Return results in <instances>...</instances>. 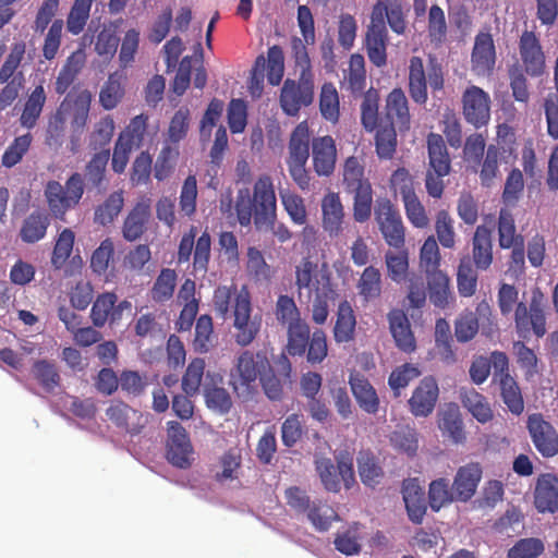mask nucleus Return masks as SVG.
Segmentation results:
<instances>
[{"mask_svg": "<svg viewBox=\"0 0 558 558\" xmlns=\"http://www.w3.org/2000/svg\"><path fill=\"white\" fill-rule=\"evenodd\" d=\"M356 288L364 301H373L381 295L383 280L378 268L367 266L357 280Z\"/></svg>", "mask_w": 558, "mask_h": 558, "instance_id": "nucleus-45", "label": "nucleus"}, {"mask_svg": "<svg viewBox=\"0 0 558 558\" xmlns=\"http://www.w3.org/2000/svg\"><path fill=\"white\" fill-rule=\"evenodd\" d=\"M179 154L178 145L166 144L161 148L154 166V175L158 181H163L172 174Z\"/></svg>", "mask_w": 558, "mask_h": 558, "instance_id": "nucleus-60", "label": "nucleus"}, {"mask_svg": "<svg viewBox=\"0 0 558 558\" xmlns=\"http://www.w3.org/2000/svg\"><path fill=\"white\" fill-rule=\"evenodd\" d=\"M34 378L47 391L52 392L60 386L61 377L56 364L48 360H37L32 367Z\"/></svg>", "mask_w": 558, "mask_h": 558, "instance_id": "nucleus-52", "label": "nucleus"}, {"mask_svg": "<svg viewBox=\"0 0 558 558\" xmlns=\"http://www.w3.org/2000/svg\"><path fill=\"white\" fill-rule=\"evenodd\" d=\"M498 383L504 403L512 414L520 415L524 410V400L518 381L512 376H505Z\"/></svg>", "mask_w": 558, "mask_h": 558, "instance_id": "nucleus-47", "label": "nucleus"}, {"mask_svg": "<svg viewBox=\"0 0 558 558\" xmlns=\"http://www.w3.org/2000/svg\"><path fill=\"white\" fill-rule=\"evenodd\" d=\"M323 228L330 236H337L342 231L344 209L340 196L330 192L322 199Z\"/></svg>", "mask_w": 558, "mask_h": 558, "instance_id": "nucleus-30", "label": "nucleus"}, {"mask_svg": "<svg viewBox=\"0 0 558 558\" xmlns=\"http://www.w3.org/2000/svg\"><path fill=\"white\" fill-rule=\"evenodd\" d=\"M435 345L440 359L451 364L456 362V353L452 349V336L449 323L445 318H438L435 324Z\"/></svg>", "mask_w": 558, "mask_h": 558, "instance_id": "nucleus-50", "label": "nucleus"}, {"mask_svg": "<svg viewBox=\"0 0 558 558\" xmlns=\"http://www.w3.org/2000/svg\"><path fill=\"white\" fill-rule=\"evenodd\" d=\"M461 105L464 120L475 129L489 123L492 99L483 88L476 85L468 86L462 93Z\"/></svg>", "mask_w": 558, "mask_h": 558, "instance_id": "nucleus-13", "label": "nucleus"}, {"mask_svg": "<svg viewBox=\"0 0 558 558\" xmlns=\"http://www.w3.org/2000/svg\"><path fill=\"white\" fill-rule=\"evenodd\" d=\"M118 296L113 292H104L97 295L90 310V319L95 327L101 328L107 322L114 323L120 315L114 312Z\"/></svg>", "mask_w": 558, "mask_h": 558, "instance_id": "nucleus-35", "label": "nucleus"}, {"mask_svg": "<svg viewBox=\"0 0 558 558\" xmlns=\"http://www.w3.org/2000/svg\"><path fill=\"white\" fill-rule=\"evenodd\" d=\"M319 111L326 121H329L332 124L338 123L340 118L339 94L331 82L324 83L320 88Z\"/></svg>", "mask_w": 558, "mask_h": 558, "instance_id": "nucleus-46", "label": "nucleus"}, {"mask_svg": "<svg viewBox=\"0 0 558 558\" xmlns=\"http://www.w3.org/2000/svg\"><path fill=\"white\" fill-rule=\"evenodd\" d=\"M46 92L43 85H37L28 95L20 117V123L28 130L36 126L46 104Z\"/></svg>", "mask_w": 558, "mask_h": 558, "instance_id": "nucleus-37", "label": "nucleus"}, {"mask_svg": "<svg viewBox=\"0 0 558 558\" xmlns=\"http://www.w3.org/2000/svg\"><path fill=\"white\" fill-rule=\"evenodd\" d=\"M110 158V149L95 153L85 166L84 175L80 172L72 173L65 184L50 180L45 186V197L51 215L63 220L65 214L78 205L83 197L85 183L89 189H101L106 182V170Z\"/></svg>", "mask_w": 558, "mask_h": 558, "instance_id": "nucleus-1", "label": "nucleus"}, {"mask_svg": "<svg viewBox=\"0 0 558 558\" xmlns=\"http://www.w3.org/2000/svg\"><path fill=\"white\" fill-rule=\"evenodd\" d=\"M387 319L397 348L405 353L414 352L416 340L407 314L400 308H393L388 313Z\"/></svg>", "mask_w": 558, "mask_h": 558, "instance_id": "nucleus-26", "label": "nucleus"}, {"mask_svg": "<svg viewBox=\"0 0 558 558\" xmlns=\"http://www.w3.org/2000/svg\"><path fill=\"white\" fill-rule=\"evenodd\" d=\"M487 318L489 327L485 326L482 329V333L489 336L493 331L492 326L494 324L492 319V308L486 301H482L476 306V312L464 311L454 320V337L458 342L466 343L475 338L478 332L480 324L478 317Z\"/></svg>", "mask_w": 558, "mask_h": 558, "instance_id": "nucleus-17", "label": "nucleus"}, {"mask_svg": "<svg viewBox=\"0 0 558 558\" xmlns=\"http://www.w3.org/2000/svg\"><path fill=\"white\" fill-rule=\"evenodd\" d=\"M149 217V201L136 203L124 219L122 227L123 238L129 242L138 240L146 231Z\"/></svg>", "mask_w": 558, "mask_h": 558, "instance_id": "nucleus-31", "label": "nucleus"}, {"mask_svg": "<svg viewBox=\"0 0 558 558\" xmlns=\"http://www.w3.org/2000/svg\"><path fill=\"white\" fill-rule=\"evenodd\" d=\"M349 384L360 409L367 414H376L379 410V398L369 380L356 373L350 375Z\"/></svg>", "mask_w": 558, "mask_h": 558, "instance_id": "nucleus-29", "label": "nucleus"}, {"mask_svg": "<svg viewBox=\"0 0 558 558\" xmlns=\"http://www.w3.org/2000/svg\"><path fill=\"white\" fill-rule=\"evenodd\" d=\"M427 82L433 94L441 92L445 85L444 70L436 58L430 57L427 73L422 58L413 56L409 64V94L417 105H425L428 99Z\"/></svg>", "mask_w": 558, "mask_h": 558, "instance_id": "nucleus-6", "label": "nucleus"}, {"mask_svg": "<svg viewBox=\"0 0 558 558\" xmlns=\"http://www.w3.org/2000/svg\"><path fill=\"white\" fill-rule=\"evenodd\" d=\"M114 121L111 116H105L95 125L89 135L88 146L93 150L107 149L114 133Z\"/></svg>", "mask_w": 558, "mask_h": 558, "instance_id": "nucleus-64", "label": "nucleus"}, {"mask_svg": "<svg viewBox=\"0 0 558 558\" xmlns=\"http://www.w3.org/2000/svg\"><path fill=\"white\" fill-rule=\"evenodd\" d=\"M439 389L433 377H424L409 399L410 412L416 417H426L435 409Z\"/></svg>", "mask_w": 558, "mask_h": 558, "instance_id": "nucleus-23", "label": "nucleus"}, {"mask_svg": "<svg viewBox=\"0 0 558 558\" xmlns=\"http://www.w3.org/2000/svg\"><path fill=\"white\" fill-rule=\"evenodd\" d=\"M374 218L386 244L396 250L404 248L405 227L399 209L389 198L376 199Z\"/></svg>", "mask_w": 558, "mask_h": 558, "instance_id": "nucleus-10", "label": "nucleus"}, {"mask_svg": "<svg viewBox=\"0 0 558 558\" xmlns=\"http://www.w3.org/2000/svg\"><path fill=\"white\" fill-rule=\"evenodd\" d=\"M49 225L50 220L47 214L34 211L24 220L20 236L25 243H36L46 235Z\"/></svg>", "mask_w": 558, "mask_h": 558, "instance_id": "nucleus-44", "label": "nucleus"}, {"mask_svg": "<svg viewBox=\"0 0 558 558\" xmlns=\"http://www.w3.org/2000/svg\"><path fill=\"white\" fill-rule=\"evenodd\" d=\"M234 340L241 347L250 345L260 330V318L252 317L250 292L242 287L232 305Z\"/></svg>", "mask_w": 558, "mask_h": 558, "instance_id": "nucleus-11", "label": "nucleus"}, {"mask_svg": "<svg viewBox=\"0 0 558 558\" xmlns=\"http://www.w3.org/2000/svg\"><path fill=\"white\" fill-rule=\"evenodd\" d=\"M534 505L541 513L558 511V477L550 473L541 474L534 492Z\"/></svg>", "mask_w": 558, "mask_h": 558, "instance_id": "nucleus-28", "label": "nucleus"}, {"mask_svg": "<svg viewBox=\"0 0 558 558\" xmlns=\"http://www.w3.org/2000/svg\"><path fill=\"white\" fill-rule=\"evenodd\" d=\"M390 442L395 449L413 457L418 449V435L415 428L409 425L400 426L392 432Z\"/></svg>", "mask_w": 558, "mask_h": 558, "instance_id": "nucleus-62", "label": "nucleus"}, {"mask_svg": "<svg viewBox=\"0 0 558 558\" xmlns=\"http://www.w3.org/2000/svg\"><path fill=\"white\" fill-rule=\"evenodd\" d=\"M86 63V54L83 49L73 51L62 65L54 83V92L63 95L75 82Z\"/></svg>", "mask_w": 558, "mask_h": 558, "instance_id": "nucleus-32", "label": "nucleus"}, {"mask_svg": "<svg viewBox=\"0 0 558 558\" xmlns=\"http://www.w3.org/2000/svg\"><path fill=\"white\" fill-rule=\"evenodd\" d=\"M403 500L409 519L420 524L427 509L424 492L413 483L407 484L403 486Z\"/></svg>", "mask_w": 558, "mask_h": 558, "instance_id": "nucleus-43", "label": "nucleus"}, {"mask_svg": "<svg viewBox=\"0 0 558 558\" xmlns=\"http://www.w3.org/2000/svg\"><path fill=\"white\" fill-rule=\"evenodd\" d=\"M270 362L265 351L244 350L236 359L235 373L242 386L250 387L270 371Z\"/></svg>", "mask_w": 558, "mask_h": 558, "instance_id": "nucleus-20", "label": "nucleus"}, {"mask_svg": "<svg viewBox=\"0 0 558 558\" xmlns=\"http://www.w3.org/2000/svg\"><path fill=\"white\" fill-rule=\"evenodd\" d=\"M429 300L436 306L445 308L448 305L450 295L449 277L444 271L427 274Z\"/></svg>", "mask_w": 558, "mask_h": 558, "instance_id": "nucleus-49", "label": "nucleus"}, {"mask_svg": "<svg viewBox=\"0 0 558 558\" xmlns=\"http://www.w3.org/2000/svg\"><path fill=\"white\" fill-rule=\"evenodd\" d=\"M148 126V116L141 113L131 119L130 123L119 134L118 141L128 144L131 148L143 145Z\"/></svg>", "mask_w": 558, "mask_h": 558, "instance_id": "nucleus-51", "label": "nucleus"}, {"mask_svg": "<svg viewBox=\"0 0 558 558\" xmlns=\"http://www.w3.org/2000/svg\"><path fill=\"white\" fill-rule=\"evenodd\" d=\"M428 165L425 174V187L433 198H440L444 194V178L450 173L451 159L446 143L440 134L427 135Z\"/></svg>", "mask_w": 558, "mask_h": 558, "instance_id": "nucleus-7", "label": "nucleus"}, {"mask_svg": "<svg viewBox=\"0 0 558 558\" xmlns=\"http://www.w3.org/2000/svg\"><path fill=\"white\" fill-rule=\"evenodd\" d=\"M526 429L534 447L544 458H553L558 453V433L542 413L527 416Z\"/></svg>", "mask_w": 558, "mask_h": 558, "instance_id": "nucleus-16", "label": "nucleus"}, {"mask_svg": "<svg viewBox=\"0 0 558 558\" xmlns=\"http://www.w3.org/2000/svg\"><path fill=\"white\" fill-rule=\"evenodd\" d=\"M106 415L118 428L131 436L140 435L148 423V416L122 401H113Z\"/></svg>", "mask_w": 558, "mask_h": 558, "instance_id": "nucleus-19", "label": "nucleus"}, {"mask_svg": "<svg viewBox=\"0 0 558 558\" xmlns=\"http://www.w3.org/2000/svg\"><path fill=\"white\" fill-rule=\"evenodd\" d=\"M235 213L239 223L247 227L252 218L257 229L270 228L279 242L284 243L292 233L284 223H276V193L269 175H260L254 183L253 194L250 189H240L235 199Z\"/></svg>", "mask_w": 558, "mask_h": 558, "instance_id": "nucleus-2", "label": "nucleus"}, {"mask_svg": "<svg viewBox=\"0 0 558 558\" xmlns=\"http://www.w3.org/2000/svg\"><path fill=\"white\" fill-rule=\"evenodd\" d=\"M477 268L472 264L470 255L462 256L457 271V287L461 296L470 298L477 289Z\"/></svg>", "mask_w": 558, "mask_h": 558, "instance_id": "nucleus-42", "label": "nucleus"}, {"mask_svg": "<svg viewBox=\"0 0 558 558\" xmlns=\"http://www.w3.org/2000/svg\"><path fill=\"white\" fill-rule=\"evenodd\" d=\"M288 343L286 350L292 356H302L306 352L311 330L306 322L288 326Z\"/></svg>", "mask_w": 558, "mask_h": 558, "instance_id": "nucleus-54", "label": "nucleus"}, {"mask_svg": "<svg viewBox=\"0 0 558 558\" xmlns=\"http://www.w3.org/2000/svg\"><path fill=\"white\" fill-rule=\"evenodd\" d=\"M344 190L353 194V217L356 222H365L372 215L373 189L364 175V167L355 156L345 159L343 166Z\"/></svg>", "mask_w": 558, "mask_h": 558, "instance_id": "nucleus-5", "label": "nucleus"}, {"mask_svg": "<svg viewBox=\"0 0 558 558\" xmlns=\"http://www.w3.org/2000/svg\"><path fill=\"white\" fill-rule=\"evenodd\" d=\"M385 116L386 124L397 125L400 131H408L411 124L409 101L405 93L400 88H393L386 97Z\"/></svg>", "mask_w": 558, "mask_h": 558, "instance_id": "nucleus-27", "label": "nucleus"}, {"mask_svg": "<svg viewBox=\"0 0 558 558\" xmlns=\"http://www.w3.org/2000/svg\"><path fill=\"white\" fill-rule=\"evenodd\" d=\"M311 151V130L307 121H302L290 134L286 160L290 177L302 191H310L312 186V178L306 169Z\"/></svg>", "mask_w": 558, "mask_h": 558, "instance_id": "nucleus-4", "label": "nucleus"}, {"mask_svg": "<svg viewBox=\"0 0 558 558\" xmlns=\"http://www.w3.org/2000/svg\"><path fill=\"white\" fill-rule=\"evenodd\" d=\"M501 157V149L497 145L490 144L486 148L485 156L480 159V163H475L478 168L481 184L485 187H490L495 180L500 175L499 160Z\"/></svg>", "mask_w": 558, "mask_h": 558, "instance_id": "nucleus-38", "label": "nucleus"}, {"mask_svg": "<svg viewBox=\"0 0 558 558\" xmlns=\"http://www.w3.org/2000/svg\"><path fill=\"white\" fill-rule=\"evenodd\" d=\"M439 429L447 435L454 444H462L465 440L463 421L458 405L450 404L439 414Z\"/></svg>", "mask_w": 558, "mask_h": 558, "instance_id": "nucleus-36", "label": "nucleus"}, {"mask_svg": "<svg viewBox=\"0 0 558 558\" xmlns=\"http://www.w3.org/2000/svg\"><path fill=\"white\" fill-rule=\"evenodd\" d=\"M315 82L311 69H302L298 80L287 78L280 89L279 105L289 117H296L302 108L314 101Z\"/></svg>", "mask_w": 558, "mask_h": 558, "instance_id": "nucleus-9", "label": "nucleus"}, {"mask_svg": "<svg viewBox=\"0 0 558 558\" xmlns=\"http://www.w3.org/2000/svg\"><path fill=\"white\" fill-rule=\"evenodd\" d=\"M388 31L377 9L375 17H371L365 34V49L369 61L377 68L387 64Z\"/></svg>", "mask_w": 558, "mask_h": 558, "instance_id": "nucleus-18", "label": "nucleus"}, {"mask_svg": "<svg viewBox=\"0 0 558 558\" xmlns=\"http://www.w3.org/2000/svg\"><path fill=\"white\" fill-rule=\"evenodd\" d=\"M93 0H74L66 16V31L72 35L81 34L89 19Z\"/></svg>", "mask_w": 558, "mask_h": 558, "instance_id": "nucleus-58", "label": "nucleus"}, {"mask_svg": "<svg viewBox=\"0 0 558 558\" xmlns=\"http://www.w3.org/2000/svg\"><path fill=\"white\" fill-rule=\"evenodd\" d=\"M483 476V468L478 462H469L457 470L452 488L454 498L460 502L471 500Z\"/></svg>", "mask_w": 558, "mask_h": 558, "instance_id": "nucleus-24", "label": "nucleus"}, {"mask_svg": "<svg viewBox=\"0 0 558 558\" xmlns=\"http://www.w3.org/2000/svg\"><path fill=\"white\" fill-rule=\"evenodd\" d=\"M356 317L349 301H341L336 314L333 339L337 343H347L354 339Z\"/></svg>", "mask_w": 558, "mask_h": 558, "instance_id": "nucleus-33", "label": "nucleus"}, {"mask_svg": "<svg viewBox=\"0 0 558 558\" xmlns=\"http://www.w3.org/2000/svg\"><path fill=\"white\" fill-rule=\"evenodd\" d=\"M519 291L513 284L501 283L498 290L497 302L500 313L504 316L509 315L514 305V326L515 332L520 339L527 340L533 333L536 338H542L546 333V315L543 305V295L534 294L527 306L524 302H519Z\"/></svg>", "mask_w": 558, "mask_h": 558, "instance_id": "nucleus-3", "label": "nucleus"}, {"mask_svg": "<svg viewBox=\"0 0 558 558\" xmlns=\"http://www.w3.org/2000/svg\"><path fill=\"white\" fill-rule=\"evenodd\" d=\"M498 245L502 250L524 243L522 234L517 232L515 220L511 211L501 208L497 221Z\"/></svg>", "mask_w": 558, "mask_h": 558, "instance_id": "nucleus-39", "label": "nucleus"}, {"mask_svg": "<svg viewBox=\"0 0 558 558\" xmlns=\"http://www.w3.org/2000/svg\"><path fill=\"white\" fill-rule=\"evenodd\" d=\"M217 260L219 265H226L230 268L238 267L239 244L238 239L233 232L225 231L219 234Z\"/></svg>", "mask_w": 558, "mask_h": 558, "instance_id": "nucleus-53", "label": "nucleus"}, {"mask_svg": "<svg viewBox=\"0 0 558 558\" xmlns=\"http://www.w3.org/2000/svg\"><path fill=\"white\" fill-rule=\"evenodd\" d=\"M554 84L556 94H549L544 101L547 134L558 140V54L554 65Z\"/></svg>", "mask_w": 558, "mask_h": 558, "instance_id": "nucleus-59", "label": "nucleus"}, {"mask_svg": "<svg viewBox=\"0 0 558 558\" xmlns=\"http://www.w3.org/2000/svg\"><path fill=\"white\" fill-rule=\"evenodd\" d=\"M166 458L178 469H189L194 462V450L189 434L177 421L168 422Z\"/></svg>", "mask_w": 558, "mask_h": 558, "instance_id": "nucleus-12", "label": "nucleus"}, {"mask_svg": "<svg viewBox=\"0 0 558 558\" xmlns=\"http://www.w3.org/2000/svg\"><path fill=\"white\" fill-rule=\"evenodd\" d=\"M307 519L317 531H327L333 521L340 518L336 510L326 502L313 501L307 512Z\"/></svg>", "mask_w": 558, "mask_h": 558, "instance_id": "nucleus-63", "label": "nucleus"}, {"mask_svg": "<svg viewBox=\"0 0 558 558\" xmlns=\"http://www.w3.org/2000/svg\"><path fill=\"white\" fill-rule=\"evenodd\" d=\"M195 70L194 86L203 89L207 83L206 70L203 68V48L199 44L194 47L193 54L185 56L180 61L175 76L171 83V92L182 96L191 84V74Z\"/></svg>", "mask_w": 558, "mask_h": 558, "instance_id": "nucleus-14", "label": "nucleus"}, {"mask_svg": "<svg viewBox=\"0 0 558 558\" xmlns=\"http://www.w3.org/2000/svg\"><path fill=\"white\" fill-rule=\"evenodd\" d=\"M177 279L175 270L162 268L150 289V299L156 303L169 301L173 296Z\"/></svg>", "mask_w": 558, "mask_h": 558, "instance_id": "nucleus-48", "label": "nucleus"}, {"mask_svg": "<svg viewBox=\"0 0 558 558\" xmlns=\"http://www.w3.org/2000/svg\"><path fill=\"white\" fill-rule=\"evenodd\" d=\"M124 205V198L121 191L111 193L100 205L95 209V222L107 226L111 223L114 218L121 213Z\"/></svg>", "mask_w": 558, "mask_h": 558, "instance_id": "nucleus-57", "label": "nucleus"}, {"mask_svg": "<svg viewBox=\"0 0 558 558\" xmlns=\"http://www.w3.org/2000/svg\"><path fill=\"white\" fill-rule=\"evenodd\" d=\"M331 279L327 263L318 264L311 257H304L295 266V287L300 298L303 290L307 292L308 300L319 295H337Z\"/></svg>", "mask_w": 558, "mask_h": 558, "instance_id": "nucleus-8", "label": "nucleus"}, {"mask_svg": "<svg viewBox=\"0 0 558 558\" xmlns=\"http://www.w3.org/2000/svg\"><path fill=\"white\" fill-rule=\"evenodd\" d=\"M462 403L480 423H487L494 416L486 397L475 389L468 390L463 393Z\"/></svg>", "mask_w": 558, "mask_h": 558, "instance_id": "nucleus-56", "label": "nucleus"}, {"mask_svg": "<svg viewBox=\"0 0 558 558\" xmlns=\"http://www.w3.org/2000/svg\"><path fill=\"white\" fill-rule=\"evenodd\" d=\"M343 84L353 95L361 94L366 85V70L364 57L353 53L349 60V68L343 71Z\"/></svg>", "mask_w": 558, "mask_h": 558, "instance_id": "nucleus-41", "label": "nucleus"}, {"mask_svg": "<svg viewBox=\"0 0 558 558\" xmlns=\"http://www.w3.org/2000/svg\"><path fill=\"white\" fill-rule=\"evenodd\" d=\"M377 9L381 12V20L389 24L391 31L397 35H402L407 29V21L403 7L400 0H378L372 8L371 17H375Z\"/></svg>", "mask_w": 558, "mask_h": 558, "instance_id": "nucleus-34", "label": "nucleus"}, {"mask_svg": "<svg viewBox=\"0 0 558 558\" xmlns=\"http://www.w3.org/2000/svg\"><path fill=\"white\" fill-rule=\"evenodd\" d=\"M376 153L380 159H391L397 148V133L392 124H380L375 135Z\"/></svg>", "mask_w": 558, "mask_h": 558, "instance_id": "nucleus-61", "label": "nucleus"}, {"mask_svg": "<svg viewBox=\"0 0 558 558\" xmlns=\"http://www.w3.org/2000/svg\"><path fill=\"white\" fill-rule=\"evenodd\" d=\"M379 94L376 89H368L361 104V122L364 129L368 132H373L380 124L379 121Z\"/></svg>", "mask_w": 558, "mask_h": 558, "instance_id": "nucleus-55", "label": "nucleus"}, {"mask_svg": "<svg viewBox=\"0 0 558 558\" xmlns=\"http://www.w3.org/2000/svg\"><path fill=\"white\" fill-rule=\"evenodd\" d=\"M523 71L531 77H539L546 72V56L541 39L533 31H523L518 43Z\"/></svg>", "mask_w": 558, "mask_h": 558, "instance_id": "nucleus-15", "label": "nucleus"}, {"mask_svg": "<svg viewBox=\"0 0 558 558\" xmlns=\"http://www.w3.org/2000/svg\"><path fill=\"white\" fill-rule=\"evenodd\" d=\"M494 226L478 225L471 239V260L480 270H487L494 262L493 244Z\"/></svg>", "mask_w": 558, "mask_h": 558, "instance_id": "nucleus-22", "label": "nucleus"}, {"mask_svg": "<svg viewBox=\"0 0 558 558\" xmlns=\"http://www.w3.org/2000/svg\"><path fill=\"white\" fill-rule=\"evenodd\" d=\"M337 162L336 142L330 135L312 138V163L318 177H330Z\"/></svg>", "mask_w": 558, "mask_h": 558, "instance_id": "nucleus-21", "label": "nucleus"}, {"mask_svg": "<svg viewBox=\"0 0 558 558\" xmlns=\"http://www.w3.org/2000/svg\"><path fill=\"white\" fill-rule=\"evenodd\" d=\"M357 470L364 485L375 487L384 477V470L378 459L369 450H362L357 454Z\"/></svg>", "mask_w": 558, "mask_h": 558, "instance_id": "nucleus-40", "label": "nucleus"}, {"mask_svg": "<svg viewBox=\"0 0 558 558\" xmlns=\"http://www.w3.org/2000/svg\"><path fill=\"white\" fill-rule=\"evenodd\" d=\"M471 63L473 71L480 75L489 74L493 71L496 63V49L489 33L480 32L475 36Z\"/></svg>", "mask_w": 558, "mask_h": 558, "instance_id": "nucleus-25", "label": "nucleus"}]
</instances>
